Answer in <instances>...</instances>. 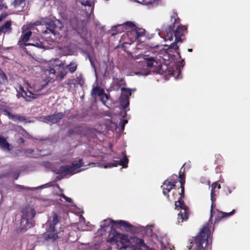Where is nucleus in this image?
<instances>
[{
  "label": "nucleus",
  "instance_id": "f257e3e1",
  "mask_svg": "<svg viewBox=\"0 0 250 250\" xmlns=\"http://www.w3.org/2000/svg\"><path fill=\"white\" fill-rule=\"evenodd\" d=\"M186 164L181 168L179 173V178L180 179L181 192H178L180 195L178 200L175 203V209L181 208L182 210L178 214L177 224L182 223L184 221H187L189 217V208L185 205L183 199L185 197V184L186 183L185 174L184 173Z\"/></svg>",
  "mask_w": 250,
  "mask_h": 250
},
{
  "label": "nucleus",
  "instance_id": "f03ea898",
  "mask_svg": "<svg viewBox=\"0 0 250 250\" xmlns=\"http://www.w3.org/2000/svg\"><path fill=\"white\" fill-rule=\"evenodd\" d=\"M170 21L172 22L167 27H162V31H164L166 35L165 39L171 41L173 39V35H174L176 41L183 42L184 40L185 33L187 32V27L181 24L178 25L174 30L175 24L179 23L180 19L176 13L173 12L170 17Z\"/></svg>",
  "mask_w": 250,
  "mask_h": 250
},
{
  "label": "nucleus",
  "instance_id": "7ed1b4c3",
  "mask_svg": "<svg viewBox=\"0 0 250 250\" xmlns=\"http://www.w3.org/2000/svg\"><path fill=\"white\" fill-rule=\"evenodd\" d=\"M109 237V241L111 243H116L118 242H120L123 245L124 243H128L129 241L127 235L118 232L116 229L114 228L113 226H111L110 228Z\"/></svg>",
  "mask_w": 250,
  "mask_h": 250
},
{
  "label": "nucleus",
  "instance_id": "20e7f679",
  "mask_svg": "<svg viewBox=\"0 0 250 250\" xmlns=\"http://www.w3.org/2000/svg\"><path fill=\"white\" fill-rule=\"evenodd\" d=\"M90 94L95 99L99 97L102 103L107 106L106 102L109 100V96L105 93L104 89L99 86L97 84L96 86L93 85Z\"/></svg>",
  "mask_w": 250,
  "mask_h": 250
},
{
  "label": "nucleus",
  "instance_id": "39448f33",
  "mask_svg": "<svg viewBox=\"0 0 250 250\" xmlns=\"http://www.w3.org/2000/svg\"><path fill=\"white\" fill-rule=\"evenodd\" d=\"M21 33L22 34L17 43L21 48H23L24 47L28 45L38 46V43H37L36 45L33 43H27L32 34V32L31 30H28L25 32V31L22 29Z\"/></svg>",
  "mask_w": 250,
  "mask_h": 250
},
{
  "label": "nucleus",
  "instance_id": "423d86ee",
  "mask_svg": "<svg viewBox=\"0 0 250 250\" xmlns=\"http://www.w3.org/2000/svg\"><path fill=\"white\" fill-rule=\"evenodd\" d=\"M121 95L119 98L120 105L123 109H125L129 104V99L131 95V89L129 88L122 87Z\"/></svg>",
  "mask_w": 250,
  "mask_h": 250
},
{
  "label": "nucleus",
  "instance_id": "0eeeda50",
  "mask_svg": "<svg viewBox=\"0 0 250 250\" xmlns=\"http://www.w3.org/2000/svg\"><path fill=\"white\" fill-rule=\"evenodd\" d=\"M104 223L101 225V229L104 231H105L106 228L109 227L110 224L112 223L115 225H119L120 226L124 227L125 228H131L133 227V226L129 223L122 220L114 221L111 219H108L104 220Z\"/></svg>",
  "mask_w": 250,
  "mask_h": 250
},
{
  "label": "nucleus",
  "instance_id": "6e6552de",
  "mask_svg": "<svg viewBox=\"0 0 250 250\" xmlns=\"http://www.w3.org/2000/svg\"><path fill=\"white\" fill-rule=\"evenodd\" d=\"M62 25L59 21H51L47 23L46 30L44 33H51L54 35L59 34V31L61 30Z\"/></svg>",
  "mask_w": 250,
  "mask_h": 250
},
{
  "label": "nucleus",
  "instance_id": "1a4fd4ad",
  "mask_svg": "<svg viewBox=\"0 0 250 250\" xmlns=\"http://www.w3.org/2000/svg\"><path fill=\"white\" fill-rule=\"evenodd\" d=\"M178 180L172 181V179H167L163 182V185L161 186L163 189V194L167 196V198L169 200V195L168 193L173 189L176 183H177Z\"/></svg>",
  "mask_w": 250,
  "mask_h": 250
},
{
  "label": "nucleus",
  "instance_id": "9d476101",
  "mask_svg": "<svg viewBox=\"0 0 250 250\" xmlns=\"http://www.w3.org/2000/svg\"><path fill=\"white\" fill-rule=\"evenodd\" d=\"M65 115L64 112H55L53 115L45 116L44 118L47 121L51 122L53 124H56L63 118Z\"/></svg>",
  "mask_w": 250,
  "mask_h": 250
},
{
  "label": "nucleus",
  "instance_id": "9b49d317",
  "mask_svg": "<svg viewBox=\"0 0 250 250\" xmlns=\"http://www.w3.org/2000/svg\"><path fill=\"white\" fill-rule=\"evenodd\" d=\"M128 159L126 156L119 160L114 161L113 162L106 164L105 166V168L117 167L118 166H122L123 167L125 168L127 167Z\"/></svg>",
  "mask_w": 250,
  "mask_h": 250
},
{
  "label": "nucleus",
  "instance_id": "f8f14e48",
  "mask_svg": "<svg viewBox=\"0 0 250 250\" xmlns=\"http://www.w3.org/2000/svg\"><path fill=\"white\" fill-rule=\"evenodd\" d=\"M126 82L124 78H115L113 79L111 87L113 90L118 91L122 87V86H125Z\"/></svg>",
  "mask_w": 250,
  "mask_h": 250
},
{
  "label": "nucleus",
  "instance_id": "ddd939ff",
  "mask_svg": "<svg viewBox=\"0 0 250 250\" xmlns=\"http://www.w3.org/2000/svg\"><path fill=\"white\" fill-rule=\"evenodd\" d=\"M12 21H7L3 25L0 27V35H1L2 33L4 34H9L12 31Z\"/></svg>",
  "mask_w": 250,
  "mask_h": 250
},
{
  "label": "nucleus",
  "instance_id": "4468645a",
  "mask_svg": "<svg viewBox=\"0 0 250 250\" xmlns=\"http://www.w3.org/2000/svg\"><path fill=\"white\" fill-rule=\"evenodd\" d=\"M56 173L57 174H64V175H66L69 174H72V167L68 165L62 166L59 167L58 171Z\"/></svg>",
  "mask_w": 250,
  "mask_h": 250
},
{
  "label": "nucleus",
  "instance_id": "2eb2a0df",
  "mask_svg": "<svg viewBox=\"0 0 250 250\" xmlns=\"http://www.w3.org/2000/svg\"><path fill=\"white\" fill-rule=\"evenodd\" d=\"M126 36L130 39V41L132 42L138 40V33L137 28L127 30L126 32Z\"/></svg>",
  "mask_w": 250,
  "mask_h": 250
},
{
  "label": "nucleus",
  "instance_id": "dca6fc26",
  "mask_svg": "<svg viewBox=\"0 0 250 250\" xmlns=\"http://www.w3.org/2000/svg\"><path fill=\"white\" fill-rule=\"evenodd\" d=\"M59 222V219L58 214L54 212L52 215V221L51 224L50 225L49 228L48 229L49 231H55V226Z\"/></svg>",
  "mask_w": 250,
  "mask_h": 250
},
{
  "label": "nucleus",
  "instance_id": "f3484780",
  "mask_svg": "<svg viewBox=\"0 0 250 250\" xmlns=\"http://www.w3.org/2000/svg\"><path fill=\"white\" fill-rule=\"evenodd\" d=\"M0 148L3 150L10 151V145L3 137L0 136Z\"/></svg>",
  "mask_w": 250,
  "mask_h": 250
},
{
  "label": "nucleus",
  "instance_id": "a211bd4d",
  "mask_svg": "<svg viewBox=\"0 0 250 250\" xmlns=\"http://www.w3.org/2000/svg\"><path fill=\"white\" fill-rule=\"evenodd\" d=\"M72 81L74 82L73 84L75 87H77L78 85H80L81 87H83L84 84V80L81 74L79 75Z\"/></svg>",
  "mask_w": 250,
  "mask_h": 250
},
{
  "label": "nucleus",
  "instance_id": "6ab92c4d",
  "mask_svg": "<svg viewBox=\"0 0 250 250\" xmlns=\"http://www.w3.org/2000/svg\"><path fill=\"white\" fill-rule=\"evenodd\" d=\"M144 59L146 61V65L148 67H151L153 65L154 62L157 63L154 57H149L148 55H145Z\"/></svg>",
  "mask_w": 250,
  "mask_h": 250
},
{
  "label": "nucleus",
  "instance_id": "aec40b11",
  "mask_svg": "<svg viewBox=\"0 0 250 250\" xmlns=\"http://www.w3.org/2000/svg\"><path fill=\"white\" fill-rule=\"evenodd\" d=\"M7 115L10 119H12V120H17L19 121H25L26 120V118L25 117L18 115H14L10 112H7Z\"/></svg>",
  "mask_w": 250,
  "mask_h": 250
},
{
  "label": "nucleus",
  "instance_id": "412c9836",
  "mask_svg": "<svg viewBox=\"0 0 250 250\" xmlns=\"http://www.w3.org/2000/svg\"><path fill=\"white\" fill-rule=\"evenodd\" d=\"M36 214V211L34 209H31L30 212L28 213L26 212L25 213H23V215L22 217V219H25L26 221H28L29 219L33 218Z\"/></svg>",
  "mask_w": 250,
  "mask_h": 250
},
{
  "label": "nucleus",
  "instance_id": "4be33fe9",
  "mask_svg": "<svg viewBox=\"0 0 250 250\" xmlns=\"http://www.w3.org/2000/svg\"><path fill=\"white\" fill-rule=\"evenodd\" d=\"M78 65L75 62H71L69 64L65 66V68L67 69L69 72L73 73L76 71L77 69Z\"/></svg>",
  "mask_w": 250,
  "mask_h": 250
},
{
  "label": "nucleus",
  "instance_id": "5701e85b",
  "mask_svg": "<svg viewBox=\"0 0 250 250\" xmlns=\"http://www.w3.org/2000/svg\"><path fill=\"white\" fill-rule=\"evenodd\" d=\"M45 235V238L46 240H52L53 241L56 240L58 238V235L57 233H55V231H50Z\"/></svg>",
  "mask_w": 250,
  "mask_h": 250
},
{
  "label": "nucleus",
  "instance_id": "b1692460",
  "mask_svg": "<svg viewBox=\"0 0 250 250\" xmlns=\"http://www.w3.org/2000/svg\"><path fill=\"white\" fill-rule=\"evenodd\" d=\"M0 85L3 84H5L7 81V78L5 73L0 68Z\"/></svg>",
  "mask_w": 250,
  "mask_h": 250
},
{
  "label": "nucleus",
  "instance_id": "393cba45",
  "mask_svg": "<svg viewBox=\"0 0 250 250\" xmlns=\"http://www.w3.org/2000/svg\"><path fill=\"white\" fill-rule=\"evenodd\" d=\"M124 26H126V28L128 29L132 30L137 29V27L131 21H127L124 24ZM123 26V25H119L118 26Z\"/></svg>",
  "mask_w": 250,
  "mask_h": 250
},
{
  "label": "nucleus",
  "instance_id": "a878e982",
  "mask_svg": "<svg viewBox=\"0 0 250 250\" xmlns=\"http://www.w3.org/2000/svg\"><path fill=\"white\" fill-rule=\"evenodd\" d=\"M70 167H72V173L73 174L75 170L82 167V165L79 164L76 161L72 163V165L70 166Z\"/></svg>",
  "mask_w": 250,
  "mask_h": 250
},
{
  "label": "nucleus",
  "instance_id": "bb28decb",
  "mask_svg": "<svg viewBox=\"0 0 250 250\" xmlns=\"http://www.w3.org/2000/svg\"><path fill=\"white\" fill-rule=\"evenodd\" d=\"M67 72L65 70H62L59 72L57 75V78H60V79H63L64 77L66 75Z\"/></svg>",
  "mask_w": 250,
  "mask_h": 250
},
{
  "label": "nucleus",
  "instance_id": "cd10ccee",
  "mask_svg": "<svg viewBox=\"0 0 250 250\" xmlns=\"http://www.w3.org/2000/svg\"><path fill=\"white\" fill-rule=\"evenodd\" d=\"M235 209H233L231 211L229 212H222V211H220V214H222V217H224V218L225 217H229L231 215H232L233 214H234L235 213Z\"/></svg>",
  "mask_w": 250,
  "mask_h": 250
},
{
  "label": "nucleus",
  "instance_id": "c85d7f7f",
  "mask_svg": "<svg viewBox=\"0 0 250 250\" xmlns=\"http://www.w3.org/2000/svg\"><path fill=\"white\" fill-rule=\"evenodd\" d=\"M39 95V94H34L30 91H29L27 93V98L28 99H30V101H31V99H36Z\"/></svg>",
  "mask_w": 250,
  "mask_h": 250
},
{
  "label": "nucleus",
  "instance_id": "c756f323",
  "mask_svg": "<svg viewBox=\"0 0 250 250\" xmlns=\"http://www.w3.org/2000/svg\"><path fill=\"white\" fill-rule=\"evenodd\" d=\"M220 211L217 210V215L215 217L214 219V224H217L219 222V221L222 219L224 218V217H222V214H220Z\"/></svg>",
  "mask_w": 250,
  "mask_h": 250
},
{
  "label": "nucleus",
  "instance_id": "7c9ffc66",
  "mask_svg": "<svg viewBox=\"0 0 250 250\" xmlns=\"http://www.w3.org/2000/svg\"><path fill=\"white\" fill-rule=\"evenodd\" d=\"M232 192V189L229 187H225L223 188V194L224 196H228Z\"/></svg>",
  "mask_w": 250,
  "mask_h": 250
},
{
  "label": "nucleus",
  "instance_id": "2f4dec72",
  "mask_svg": "<svg viewBox=\"0 0 250 250\" xmlns=\"http://www.w3.org/2000/svg\"><path fill=\"white\" fill-rule=\"evenodd\" d=\"M178 42H180V41H177L176 39L175 40V42H172L169 46V48L170 49H178L179 47L177 45V43Z\"/></svg>",
  "mask_w": 250,
  "mask_h": 250
},
{
  "label": "nucleus",
  "instance_id": "473e14b6",
  "mask_svg": "<svg viewBox=\"0 0 250 250\" xmlns=\"http://www.w3.org/2000/svg\"><path fill=\"white\" fill-rule=\"evenodd\" d=\"M60 196L63 198L66 202L71 203L72 202V200L69 197L66 196L64 194H61Z\"/></svg>",
  "mask_w": 250,
  "mask_h": 250
},
{
  "label": "nucleus",
  "instance_id": "72a5a7b5",
  "mask_svg": "<svg viewBox=\"0 0 250 250\" xmlns=\"http://www.w3.org/2000/svg\"><path fill=\"white\" fill-rule=\"evenodd\" d=\"M27 92L25 91H23V92L21 93V97L25 99L26 101H30V99L27 98Z\"/></svg>",
  "mask_w": 250,
  "mask_h": 250
},
{
  "label": "nucleus",
  "instance_id": "f704fd0d",
  "mask_svg": "<svg viewBox=\"0 0 250 250\" xmlns=\"http://www.w3.org/2000/svg\"><path fill=\"white\" fill-rule=\"evenodd\" d=\"M138 33V39L142 36H143L145 34V30L137 28Z\"/></svg>",
  "mask_w": 250,
  "mask_h": 250
},
{
  "label": "nucleus",
  "instance_id": "c9c22d12",
  "mask_svg": "<svg viewBox=\"0 0 250 250\" xmlns=\"http://www.w3.org/2000/svg\"><path fill=\"white\" fill-rule=\"evenodd\" d=\"M81 4L83 6H87L89 7H90L91 6L90 1H89V0H87L85 1L81 2Z\"/></svg>",
  "mask_w": 250,
  "mask_h": 250
},
{
  "label": "nucleus",
  "instance_id": "e433bc0d",
  "mask_svg": "<svg viewBox=\"0 0 250 250\" xmlns=\"http://www.w3.org/2000/svg\"><path fill=\"white\" fill-rule=\"evenodd\" d=\"M24 0H15L14 4L15 6L20 5Z\"/></svg>",
  "mask_w": 250,
  "mask_h": 250
},
{
  "label": "nucleus",
  "instance_id": "4c0bfd02",
  "mask_svg": "<svg viewBox=\"0 0 250 250\" xmlns=\"http://www.w3.org/2000/svg\"><path fill=\"white\" fill-rule=\"evenodd\" d=\"M75 133V131L73 129H69L67 132V135L68 136H71Z\"/></svg>",
  "mask_w": 250,
  "mask_h": 250
},
{
  "label": "nucleus",
  "instance_id": "58836bf2",
  "mask_svg": "<svg viewBox=\"0 0 250 250\" xmlns=\"http://www.w3.org/2000/svg\"><path fill=\"white\" fill-rule=\"evenodd\" d=\"M127 121L126 120H122V128L123 129H124V127H125V125L126 124H127Z\"/></svg>",
  "mask_w": 250,
  "mask_h": 250
},
{
  "label": "nucleus",
  "instance_id": "ea45409f",
  "mask_svg": "<svg viewBox=\"0 0 250 250\" xmlns=\"http://www.w3.org/2000/svg\"><path fill=\"white\" fill-rule=\"evenodd\" d=\"M19 175H20V173L19 172H16L13 175V178L15 180H17L19 177Z\"/></svg>",
  "mask_w": 250,
  "mask_h": 250
},
{
  "label": "nucleus",
  "instance_id": "a19ab883",
  "mask_svg": "<svg viewBox=\"0 0 250 250\" xmlns=\"http://www.w3.org/2000/svg\"><path fill=\"white\" fill-rule=\"evenodd\" d=\"M138 244L142 245V246H144L145 245V244L144 243V241L143 239H140L139 240V242H138Z\"/></svg>",
  "mask_w": 250,
  "mask_h": 250
},
{
  "label": "nucleus",
  "instance_id": "79ce46f5",
  "mask_svg": "<svg viewBox=\"0 0 250 250\" xmlns=\"http://www.w3.org/2000/svg\"><path fill=\"white\" fill-rule=\"evenodd\" d=\"M79 164L82 165V167L84 166V163L83 162V160L82 159H79L78 162H77Z\"/></svg>",
  "mask_w": 250,
  "mask_h": 250
},
{
  "label": "nucleus",
  "instance_id": "37998d69",
  "mask_svg": "<svg viewBox=\"0 0 250 250\" xmlns=\"http://www.w3.org/2000/svg\"><path fill=\"white\" fill-rule=\"evenodd\" d=\"M3 0H0V10H2L4 7V5L2 3Z\"/></svg>",
  "mask_w": 250,
  "mask_h": 250
},
{
  "label": "nucleus",
  "instance_id": "c03bdc74",
  "mask_svg": "<svg viewBox=\"0 0 250 250\" xmlns=\"http://www.w3.org/2000/svg\"><path fill=\"white\" fill-rule=\"evenodd\" d=\"M49 72L50 74H55L56 71L54 68H50Z\"/></svg>",
  "mask_w": 250,
  "mask_h": 250
},
{
  "label": "nucleus",
  "instance_id": "a18cd8bd",
  "mask_svg": "<svg viewBox=\"0 0 250 250\" xmlns=\"http://www.w3.org/2000/svg\"><path fill=\"white\" fill-rule=\"evenodd\" d=\"M19 142L21 143H23L24 142V140L22 138H21L19 139Z\"/></svg>",
  "mask_w": 250,
  "mask_h": 250
},
{
  "label": "nucleus",
  "instance_id": "49530a36",
  "mask_svg": "<svg viewBox=\"0 0 250 250\" xmlns=\"http://www.w3.org/2000/svg\"><path fill=\"white\" fill-rule=\"evenodd\" d=\"M63 178H64V176H62L61 175H60V176H57L56 179L58 180H60Z\"/></svg>",
  "mask_w": 250,
  "mask_h": 250
},
{
  "label": "nucleus",
  "instance_id": "de8ad7c7",
  "mask_svg": "<svg viewBox=\"0 0 250 250\" xmlns=\"http://www.w3.org/2000/svg\"><path fill=\"white\" fill-rule=\"evenodd\" d=\"M26 151L28 153L31 154L33 152V150L32 149H28Z\"/></svg>",
  "mask_w": 250,
  "mask_h": 250
},
{
  "label": "nucleus",
  "instance_id": "09e8293b",
  "mask_svg": "<svg viewBox=\"0 0 250 250\" xmlns=\"http://www.w3.org/2000/svg\"><path fill=\"white\" fill-rule=\"evenodd\" d=\"M47 84V83H45V84H42V85H41V89H43V88H44V87H45Z\"/></svg>",
  "mask_w": 250,
  "mask_h": 250
},
{
  "label": "nucleus",
  "instance_id": "8fccbe9b",
  "mask_svg": "<svg viewBox=\"0 0 250 250\" xmlns=\"http://www.w3.org/2000/svg\"><path fill=\"white\" fill-rule=\"evenodd\" d=\"M20 89L22 91V92H23V91H24L23 87L21 86H20Z\"/></svg>",
  "mask_w": 250,
  "mask_h": 250
},
{
  "label": "nucleus",
  "instance_id": "3c124183",
  "mask_svg": "<svg viewBox=\"0 0 250 250\" xmlns=\"http://www.w3.org/2000/svg\"><path fill=\"white\" fill-rule=\"evenodd\" d=\"M17 96L18 98H19L20 97H21V93L18 92L17 94Z\"/></svg>",
  "mask_w": 250,
  "mask_h": 250
},
{
  "label": "nucleus",
  "instance_id": "603ef678",
  "mask_svg": "<svg viewBox=\"0 0 250 250\" xmlns=\"http://www.w3.org/2000/svg\"><path fill=\"white\" fill-rule=\"evenodd\" d=\"M57 187L61 191H62V189L60 188L59 185H57Z\"/></svg>",
  "mask_w": 250,
  "mask_h": 250
},
{
  "label": "nucleus",
  "instance_id": "864d4df0",
  "mask_svg": "<svg viewBox=\"0 0 250 250\" xmlns=\"http://www.w3.org/2000/svg\"><path fill=\"white\" fill-rule=\"evenodd\" d=\"M3 17L2 15H0V21L2 20V19H3Z\"/></svg>",
  "mask_w": 250,
  "mask_h": 250
},
{
  "label": "nucleus",
  "instance_id": "5fc2aeb1",
  "mask_svg": "<svg viewBox=\"0 0 250 250\" xmlns=\"http://www.w3.org/2000/svg\"><path fill=\"white\" fill-rule=\"evenodd\" d=\"M188 51L192 52V49H188Z\"/></svg>",
  "mask_w": 250,
  "mask_h": 250
},
{
  "label": "nucleus",
  "instance_id": "6e6d98bb",
  "mask_svg": "<svg viewBox=\"0 0 250 250\" xmlns=\"http://www.w3.org/2000/svg\"><path fill=\"white\" fill-rule=\"evenodd\" d=\"M122 247L125 248L126 247V246H123Z\"/></svg>",
  "mask_w": 250,
  "mask_h": 250
}]
</instances>
